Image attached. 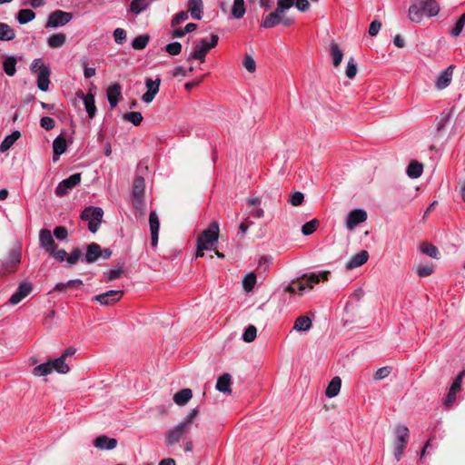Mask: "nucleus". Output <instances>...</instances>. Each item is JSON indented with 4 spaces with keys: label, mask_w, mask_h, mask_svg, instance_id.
Here are the masks:
<instances>
[{
    "label": "nucleus",
    "mask_w": 465,
    "mask_h": 465,
    "mask_svg": "<svg viewBox=\"0 0 465 465\" xmlns=\"http://www.w3.org/2000/svg\"><path fill=\"white\" fill-rule=\"evenodd\" d=\"M395 440L393 441L394 457L399 461L403 454L409 440V429L403 425H398L394 429Z\"/></svg>",
    "instance_id": "nucleus-1"
},
{
    "label": "nucleus",
    "mask_w": 465,
    "mask_h": 465,
    "mask_svg": "<svg viewBox=\"0 0 465 465\" xmlns=\"http://www.w3.org/2000/svg\"><path fill=\"white\" fill-rule=\"evenodd\" d=\"M104 211L100 207H86L81 213V219L89 221L88 229L91 232L94 233L98 231L99 225L102 222Z\"/></svg>",
    "instance_id": "nucleus-2"
},
{
    "label": "nucleus",
    "mask_w": 465,
    "mask_h": 465,
    "mask_svg": "<svg viewBox=\"0 0 465 465\" xmlns=\"http://www.w3.org/2000/svg\"><path fill=\"white\" fill-rule=\"evenodd\" d=\"M331 272L329 271H322L320 273L312 272L310 274L304 273L302 277L297 279L298 290L304 291L307 287L313 288L314 284L319 283L321 281H328Z\"/></svg>",
    "instance_id": "nucleus-3"
},
{
    "label": "nucleus",
    "mask_w": 465,
    "mask_h": 465,
    "mask_svg": "<svg viewBox=\"0 0 465 465\" xmlns=\"http://www.w3.org/2000/svg\"><path fill=\"white\" fill-rule=\"evenodd\" d=\"M219 224L217 222H213L209 227L202 232L197 238V243L206 246L207 249H212L213 244L217 242L219 237Z\"/></svg>",
    "instance_id": "nucleus-4"
},
{
    "label": "nucleus",
    "mask_w": 465,
    "mask_h": 465,
    "mask_svg": "<svg viewBox=\"0 0 465 465\" xmlns=\"http://www.w3.org/2000/svg\"><path fill=\"white\" fill-rule=\"evenodd\" d=\"M73 19V14L63 10L52 12L47 18L45 27L55 28L67 25Z\"/></svg>",
    "instance_id": "nucleus-5"
},
{
    "label": "nucleus",
    "mask_w": 465,
    "mask_h": 465,
    "mask_svg": "<svg viewBox=\"0 0 465 465\" xmlns=\"http://www.w3.org/2000/svg\"><path fill=\"white\" fill-rule=\"evenodd\" d=\"M247 216L249 219L253 217L255 219H262L264 217V210L262 207V199L257 196H249L246 199Z\"/></svg>",
    "instance_id": "nucleus-6"
},
{
    "label": "nucleus",
    "mask_w": 465,
    "mask_h": 465,
    "mask_svg": "<svg viewBox=\"0 0 465 465\" xmlns=\"http://www.w3.org/2000/svg\"><path fill=\"white\" fill-rule=\"evenodd\" d=\"M21 262V252L14 250L9 256L2 262L1 275H6L15 272L17 265Z\"/></svg>",
    "instance_id": "nucleus-7"
},
{
    "label": "nucleus",
    "mask_w": 465,
    "mask_h": 465,
    "mask_svg": "<svg viewBox=\"0 0 465 465\" xmlns=\"http://www.w3.org/2000/svg\"><path fill=\"white\" fill-rule=\"evenodd\" d=\"M81 182V173H74L66 179L60 182L55 188L57 196H64L68 191L75 187Z\"/></svg>",
    "instance_id": "nucleus-8"
},
{
    "label": "nucleus",
    "mask_w": 465,
    "mask_h": 465,
    "mask_svg": "<svg viewBox=\"0 0 465 465\" xmlns=\"http://www.w3.org/2000/svg\"><path fill=\"white\" fill-rule=\"evenodd\" d=\"M145 183L142 176H136L133 183V196L134 198V206L139 209L143 203Z\"/></svg>",
    "instance_id": "nucleus-9"
},
{
    "label": "nucleus",
    "mask_w": 465,
    "mask_h": 465,
    "mask_svg": "<svg viewBox=\"0 0 465 465\" xmlns=\"http://www.w3.org/2000/svg\"><path fill=\"white\" fill-rule=\"evenodd\" d=\"M40 246L48 253L54 252L57 245L53 238L51 231L48 229H41L39 232Z\"/></svg>",
    "instance_id": "nucleus-10"
},
{
    "label": "nucleus",
    "mask_w": 465,
    "mask_h": 465,
    "mask_svg": "<svg viewBox=\"0 0 465 465\" xmlns=\"http://www.w3.org/2000/svg\"><path fill=\"white\" fill-rule=\"evenodd\" d=\"M124 294L123 291L111 290L104 293L96 295L94 300L101 305H111L118 302Z\"/></svg>",
    "instance_id": "nucleus-11"
},
{
    "label": "nucleus",
    "mask_w": 465,
    "mask_h": 465,
    "mask_svg": "<svg viewBox=\"0 0 465 465\" xmlns=\"http://www.w3.org/2000/svg\"><path fill=\"white\" fill-rule=\"evenodd\" d=\"M367 220V213L362 209H355L349 213L346 226L349 230H353L358 224Z\"/></svg>",
    "instance_id": "nucleus-12"
},
{
    "label": "nucleus",
    "mask_w": 465,
    "mask_h": 465,
    "mask_svg": "<svg viewBox=\"0 0 465 465\" xmlns=\"http://www.w3.org/2000/svg\"><path fill=\"white\" fill-rule=\"evenodd\" d=\"M188 430H187L184 425H182L181 423L177 424L174 428L165 432L166 444L168 446H173L177 443Z\"/></svg>",
    "instance_id": "nucleus-13"
},
{
    "label": "nucleus",
    "mask_w": 465,
    "mask_h": 465,
    "mask_svg": "<svg viewBox=\"0 0 465 465\" xmlns=\"http://www.w3.org/2000/svg\"><path fill=\"white\" fill-rule=\"evenodd\" d=\"M463 374H464V371L460 372L453 381V382L449 390V392L447 394V397L445 399L444 404L446 405V407H450L455 402L456 394L458 391H460V388H461Z\"/></svg>",
    "instance_id": "nucleus-14"
},
{
    "label": "nucleus",
    "mask_w": 465,
    "mask_h": 465,
    "mask_svg": "<svg viewBox=\"0 0 465 465\" xmlns=\"http://www.w3.org/2000/svg\"><path fill=\"white\" fill-rule=\"evenodd\" d=\"M33 290L32 284L27 282L21 283L15 293L9 299L11 304L19 303L25 297H26Z\"/></svg>",
    "instance_id": "nucleus-15"
},
{
    "label": "nucleus",
    "mask_w": 465,
    "mask_h": 465,
    "mask_svg": "<svg viewBox=\"0 0 465 465\" xmlns=\"http://www.w3.org/2000/svg\"><path fill=\"white\" fill-rule=\"evenodd\" d=\"M149 225L151 231V244L155 247L158 242L160 222L157 213L152 211L149 214Z\"/></svg>",
    "instance_id": "nucleus-16"
},
{
    "label": "nucleus",
    "mask_w": 465,
    "mask_h": 465,
    "mask_svg": "<svg viewBox=\"0 0 465 465\" xmlns=\"http://www.w3.org/2000/svg\"><path fill=\"white\" fill-rule=\"evenodd\" d=\"M94 446L102 450H111L117 446V440L106 435H100L94 439Z\"/></svg>",
    "instance_id": "nucleus-17"
},
{
    "label": "nucleus",
    "mask_w": 465,
    "mask_h": 465,
    "mask_svg": "<svg viewBox=\"0 0 465 465\" xmlns=\"http://www.w3.org/2000/svg\"><path fill=\"white\" fill-rule=\"evenodd\" d=\"M209 51L210 48H208L207 45V39L203 38L201 40L199 44L196 45L195 50L190 54L187 60L190 61L191 59H195L203 63L205 56Z\"/></svg>",
    "instance_id": "nucleus-18"
},
{
    "label": "nucleus",
    "mask_w": 465,
    "mask_h": 465,
    "mask_svg": "<svg viewBox=\"0 0 465 465\" xmlns=\"http://www.w3.org/2000/svg\"><path fill=\"white\" fill-rule=\"evenodd\" d=\"M122 87L120 84L115 83L110 85L107 89L106 94L111 108H114L122 97Z\"/></svg>",
    "instance_id": "nucleus-19"
},
{
    "label": "nucleus",
    "mask_w": 465,
    "mask_h": 465,
    "mask_svg": "<svg viewBox=\"0 0 465 465\" xmlns=\"http://www.w3.org/2000/svg\"><path fill=\"white\" fill-rule=\"evenodd\" d=\"M369 259V252L365 250L351 256V258L346 263L347 270H352L354 268L363 265Z\"/></svg>",
    "instance_id": "nucleus-20"
},
{
    "label": "nucleus",
    "mask_w": 465,
    "mask_h": 465,
    "mask_svg": "<svg viewBox=\"0 0 465 465\" xmlns=\"http://www.w3.org/2000/svg\"><path fill=\"white\" fill-rule=\"evenodd\" d=\"M282 15V13L276 8L273 12L263 17L261 25L264 28H272L278 25L281 24Z\"/></svg>",
    "instance_id": "nucleus-21"
},
{
    "label": "nucleus",
    "mask_w": 465,
    "mask_h": 465,
    "mask_svg": "<svg viewBox=\"0 0 465 465\" xmlns=\"http://www.w3.org/2000/svg\"><path fill=\"white\" fill-rule=\"evenodd\" d=\"M101 254V246L96 242H92L87 245L84 260L87 263H93L100 258Z\"/></svg>",
    "instance_id": "nucleus-22"
},
{
    "label": "nucleus",
    "mask_w": 465,
    "mask_h": 465,
    "mask_svg": "<svg viewBox=\"0 0 465 465\" xmlns=\"http://www.w3.org/2000/svg\"><path fill=\"white\" fill-rule=\"evenodd\" d=\"M79 96L84 100L85 110L88 114L89 118H94L96 113V106L94 104V95L91 93L84 94L82 91L78 94Z\"/></svg>",
    "instance_id": "nucleus-23"
},
{
    "label": "nucleus",
    "mask_w": 465,
    "mask_h": 465,
    "mask_svg": "<svg viewBox=\"0 0 465 465\" xmlns=\"http://www.w3.org/2000/svg\"><path fill=\"white\" fill-rule=\"evenodd\" d=\"M419 4L428 16H435L440 11V5L435 0H419Z\"/></svg>",
    "instance_id": "nucleus-24"
},
{
    "label": "nucleus",
    "mask_w": 465,
    "mask_h": 465,
    "mask_svg": "<svg viewBox=\"0 0 465 465\" xmlns=\"http://www.w3.org/2000/svg\"><path fill=\"white\" fill-rule=\"evenodd\" d=\"M454 65H450L445 71H443L437 79L436 86L438 89H444L447 87L453 74Z\"/></svg>",
    "instance_id": "nucleus-25"
},
{
    "label": "nucleus",
    "mask_w": 465,
    "mask_h": 465,
    "mask_svg": "<svg viewBox=\"0 0 465 465\" xmlns=\"http://www.w3.org/2000/svg\"><path fill=\"white\" fill-rule=\"evenodd\" d=\"M188 11L191 14V16L195 20L202 19V13L203 8V4L202 0H188Z\"/></svg>",
    "instance_id": "nucleus-26"
},
{
    "label": "nucleus",
    "mask_w": 465,
    "mask_h": 465,
    "mask_svg": "<svg viewBox=\"0 0 465 465\" xmlns=\"http://www.w3.org/2000/svg\"><path fill=\"white\" fill-rule=\"evenodd\" d=\"M67 148L66 140L63 135L57 136L53 142L54 161H56Z\"/></svg>",
    "instance_id": "nucleus-27"
},
{
    "label": "nucleus",
    "mask_w": 465,
    "mask_h": 465,
    "mask_svg": "<svg viewBox=\"0 0 465 465\" xmlns=\"http://www.w3.org/2000/svg\"><path fill=\"white\" fill-rule=\"evenodd\" d=\"M312 326V320L307 315L299 316L293 324V330L297 331H309Z\"/></svg>",
    "instance_id": "nucleus-28"
},
{
    "label": "nucleus",
    "mask_w": 465,
    "mask_h": 465,
    "mask_svg": "<svg viewBox=\"0 0 465 465\" xmlns=\"http://www.w3.org/2000/svg\"><path fill=\"white\" fill-rule=\"evenodd\" d=\"M50 74V68H44V71L39 72V74H37V86L43 92H46L49 88Z\"/></svg>",
    "instance_id": "nucleus-29"
},
{
    "label": "nucleus",
    "mask_w": 465,
    "mask_h": 465,
    "mask_svg": "<svg viewBox=\"0 0 465 465\" xmlns=\"http://www.w3.org/2000/svg\"><path fill=\"white\" fill-rule=\"evenodd\" d=\"M341 387V378L339 376L332 378L326 388L325 395L329 398H333V397L337 396L340 392Z\"/></svg>",
    "instance_id": "nucleus-30"
},
{
    "label": "nucleus",
    "mask_w": 465,
    "mask_h": 465,
    "mask_svg": "<svg viewBox=\"0 0 465 465\" xmlns=\"http://www.w3.org/2000/svg\"><path fill=\"white\" fill-rule=\"evenodd\" d=\"M232 376L229 373L221 375L216 382V389L223 393H231Z\"/></svg>",
    "instance_id": "nucleus-31"
},
{
    "label": "nucleus",
    "mask_w": 465,
    "mask_h": 465,
    "mask_svg": "<svg viewBox=\"0 0 465 465\" xmlns=\"http://www.w3.org/2000/svg\"><path fill=\"white\" fill-rule=\"evenodd\" d=\"M193 397V391L191 389H183L173 395V401L179 405H185Z\"/></svg>",
    "instance_id": "nucleus-32"
},
{
    "label": "nucleus",
    "mask_w": 465,
    "mask_h": 465,
    "mask_svg": "<svg viewBox=\"0 0 465 465\" xmlns=\"http://www.w3.org/2000/svg\"><path fill=\"white\" fill-rule=\"evenodd\" d=\"M151 5V0H133L129 5V12L139 15L145 11Z\"/></svg>",
    "instance_id": "nucleus-33"
},
{
    "label": "nucleus",
    "mask_w": 465,
    "mask_h": 465,
    "mask_svg": "<svg viewBox=\"0 0 465 465\" xmlns=\"http://www.w3.org/2000/svg\"><path fill=\"white\" fill-rule=\"evenodd\" d=\"M423 10L420 5L419 2L417 4L411 5L409 8L408 16L409 19L413 23H420L423 17Z\"/></svg>",
    "instance_id": "nucleus-34"
},
{
    "label": "nucleus",
    "mask_w": 465,
    "mask_h": 465,
    "mask_svg": "<svg viewBox=\"0 0 465 465\" xmlns=\"http://www.w3.org/2000/svg\"><path fill=\"white\" fill-rule=\"evenodd\" d=\"M21 137L19 131H14L11 134L7 135L0 144V152L5 153L11 148V146Z\"/></svg>",
    "instance_id": "nucleus-35"
},
{
    "label": "nucleus",
    "mask_w": 465,
    "mask_h": 465,
    "mask_svg": "<svg viewBox=\"0 0 465 465\" xmlns=\"http://www.w3.org/2000/svg\"><path fill=\"white\" fill-rule=\"evenodd\" d=\"M423 172V165L416 160L411 161L407 167V174L411 178H419Z\"/></svg>",
    "instance_id": "nucleus-36"
},
{
    "label": "nucleus",
    "mask_w": 465,
    "mask_h": 465,
    "mask_svg": "<svg viewBox=\"0 0 465 465\" xmlns=\"http://www.w3.org/2000/svg\"><path fill=\"white\" fill-rule=\"evenodd\" d=\"M50 362L52 363V371H55L58 373L65 374L70 371L69 365L61 356L55 360H50Z\"/></svg>",
    "instance_id": "nucleus-37"
},
{
    "label": "nucleus",
    "mask_w": 465,
    "mask_h": 465,
    "mask_svg": "<svg viewBox=\"0 0 465 465\" xmlns=\"http://www.w3.org/2000/svg\"><path fill=\"white\" fill-rule=\"evenodd\" d=\"M66 42V35L64 33H58L52 35L47 39V45L51 48H60L62 47Z\"/></svg>",
    "instance_id": "nucleus-38"
},
{
    "label": "nucleus",
    "mask_w": 465,
    "mask_h": 465,
    "mask_svg": "<svg viewBox=\"0 0 465 465\" xmlns=\"http://www.w3.org/2000/svg\"><path fill=\"white\" fill-rule=\"evenodd\" d=\"M15 38V30L9 25L0 22V41H11Z\"/></svg>",
    "instance_id": "nucleus-39"
},
{
    "label": "nucleus",
    "mask_w": 465,
    "mask_h": 465,
    "mask_svg": "<svg viewBox=\"0 0 465 465\" xmlns=\"http://www.w3.org/2000/svg\"><path fill=\"white\" fill-rule=\"evenodd\" d=\"M35 18V13L32 9H21L16 15V19L20 25H25Z\"/></svg>",
    "instance_id": "nucleus-40"
},
{
    "label": "nucleus",
    "mask_w": 465,
    "mask_h": 465,
    "mask_svg": "<svg viewBox=\"0 0 465 465\" xmlns=\"http://www.w3.org/2000/svg\"><path fill=\"white\" fill-rule=\"evenodd\" d=\"M330 51H331V55L332 56V64L335 67H338L342 61L343 53L340 49L338 44H336L335 42L331 43Z\"/></svg>",
    "instance_id": "nucleus-41"
},
{
    "label": "nucleus",
    "mask_w": 465,
    "mask_h": 465,
    "mask_svg": "<svg viewBox=\"0 0 465 465\" xmlns=\"http://www.w3.org/2000/svg\"><path fill=\"white\" fill-rule=\"evenodd\" d=\"M245 12L246 8L244 0H233V5L232 7V15L236 19H240L243 17Z\"/></svg>",
    "instance_id": "nucleus-42"
},
{
    "label": "nucleus",
    "mask_w": 465,
    "mask_h": 465,
    "mask_svg": "<svg viewBox=\"0 0 465 465\" xmlns=\"http://www.w3.org/2000/svg\"><path fill=\"white\" fill-rule=\"evenodd\" d=\"M15 65H16V59L14 56L6 57L3 63V67H4L5 73L8 76L15 75V74L16 72Z\"/></svg>",
    "instance_id": "nucleus-43"
},
{
    "label": "nucleus",
    "mask_w": 465,
    "mask_h": 465,
    "mask_svg": "<svg viewBox=\"0 0 465 465\" xmlns=\"http://www.w3.org/2000/svg\"><path fill=\"white\" fill-rule=\"evenodd\" d=\"M197 28V25L193 23L187 24L183 28H176L172 33V38H181L187 33H191Z\"/></svg>",
    "instance_id": "nucleus-44"
},
{
    "label": "nucleus",
    "mask_w": 465,
    "mask_h": 465,
    "mask_svg": "<svg viewBox=\"0 0 465 465\" xmlns=\"http://www.w3.org/2000/svg\"><path fill=\"white\" fill-rule=\"evenodd\" d=\"M52 363L50 362V360L45 363H42L33 370V374L35 376H45L50 373H52Z\"/></svg>",
    "instance_id": "nucleus-45"
},
{
    "label": "nucleus",
    "mask_w": 465,
    "mask_h": 465,
    "mask_svg": "<svg viewBox=\"0 0 465 465\" xmlns=\"http://www.w3.org/2000/svg\"><path fill=\"white\" fill-rule=\"evenodd\" d=\"M420 251L422 253L431 257V258H434V259H438L439 258V251H438V248L431 244V243H429V242H423L421 243L420 245Z\"/></svg>",
    "instance_id": "nucleus-46"
},
{
    "label": "nucleus",
    "mask_w": 465,
    "mask_h": 465,
    "mask_svg": "<svg viewBox=\"0 0 465 465\" xmlns=\"http://www.w3.org/2000/svg\"><path fill=\"white\" fill-rule=\"evenodd\" d=\"M150 36L148 35H142L136 36L132 42V47L135 50H143L146 47Z\"/></svg>",
    "instance_id": "nucleus-47"
},
{
    "label": "nucleus",
    "mask_w": 465,
    "mask_h": 465,
    "mask_svg": "<svg viewBox=\"0 0 465 465\" xmlns=\"http://www.w3.org/2000/svg\"><path fill=\"white\" fill-rule=\"evenodd\" d=\"M451 113L448 110H444L440 116L436 119L437 123V133L440 134L444 128L445 124L450 121Z\"/></svg>",
    "instance_id": "nucleus-48"
},
{
    "label": "nucleus",
    "mask_w": 465,
    "mask_h": 465,
    "mask_svg": "<svg viewBox=\"0 0 465 465\" xmlns=\"http://www.w3.org/2000/svg\"><path fill=\"white\" fill-rule=\"evenodd\" d=\"M319 224H320V222L317 219H312L310 222L305 223L302 227V234L303 235L312 234L313 232H315V230L317 229Z\"/></svg>",
    "instance_id": "nucleus-49"
},
{
    "label": "nucleus",
    "mask_w": 465,
    "mask_h": 465,
    "mask_svg": "<svg viewBox=\"0 0 465 465\" xmlns=\"http://www.w3.org/2000/svg\"><path fill=\"white\" fill-rule=\"evenodd\" d=\"M124 119L137 126L142 123L143 116L140 112H130L124 114Z\"/></svg>",
    "instance_id": "nucleus-50"
},
{
    "label": "nucleus",
    "mask_w": 465,
    "mask_h": 465,
    "mask_svg": "<svg viewBox=\"0 0 465 465\" xmlns=\"http://www.w3.org/2000/svg\"><path fill=\"white\" fill-rule=\"evenodd\" d=\"M256 283V275L253 272L248 273L243 281L242 285L245 292H251Z\"/></svg>",
    "instance_id": "nucleus-51"
},
{
    "label": "nucleus",
    "mask_w": 465,
    "mask_h": 465,
    "mask_svg": "<svg viewBox=\"0 0 465 465\" xmlns=\"http://www.w3.org/2000/svg\"><path fill=\"white\" fill-rule=\"evenodd\" d=\"M257 335V329L254 325H249L243 334H242V340L245 342H252L255 340Z\"/></svg>",
    "instance_id": "nucleus-52"
},
{
    "label": "nucleus",
    "mask_w": 465,
    "mask_h": 465,
    "mask_svg": "<svg viewBox=\"0 0 465 465\" xmlns=\"http://www.w3.org/2000/svg\"><path fill=\"white\" fill-rule=\"evenodd\" d=\"M82 254H83V252L79 248H74L69 255L67 254V259H66L67 265L69 267L74 265L79 261V259L82 257Z\"/></svg>",
    "instance_id": "nucleus-53"
},
{
    "label": "nucleus",
    "mask_w": 465,
    "mask_h": 465,
    "mask_svg": "<svg viewBox=\"0 0 465 465\" xmlns=\"http://www.w3.org/2000/svg\"><path fill=\"white\" fill-rule=\"evenodd\" d=\"M391 372V367L390 366H385V367H381L380 369H378L374 375H373V380L378 381H381L385 378H387Z\"/></svg>",
    "instance_id": "nucleus-54"
},
{
    "label": "nucleus",
    "mask_w": 465,
    "mask_h": 465,
    "mask_svg": "<svg viewBox=\"0 0 465 465\" xmlns=\"http://www.w3.org/2000/svg\"><path fill=\"white\" fill-rule=\"evenodd\" d=\"M161 84V80L157 78L156 80H152L150 78L146 79L145 85L147 88V92L153 93L157 94L159 92V86Z\"/></svg>",
    "instance_id": "nucleus-55"
},
{
    "label": "nucleus",
    "mask_w": 465,
    "mask_h": 465,
    "mask_svg": "<svg viewBox=\"0 0 465 465\" xmlns=\"http://www.w3.org/2000/svg\"><path fill=\"white\" fill-rule=\"evenodd\" d=\"M165 51L171 55H178L182 52V45L179 42H173L165 46Z\"/></svg>",
    "instance_id": "nucleus-56"
},
{
    "label": "nucleus",
    "mask_w": 465,
    "mask_h": 465,
    "mask_svg": "<svg viewBox=\"0 0 465 465\" xmlns=\"http://www.w3.org/2000/svg\"><path fill=\"white\" fill-rule=\"evenodd\" d=\"M346 76L352 79L357 74V65L352 57H351L347 63Z\"/></svg>",
    "instance_id": "nucleus-57"
},
{
    "label": "nucleus",
    "mask_w": 465,
    "mask_h": 465,
    "mask_svg": "<svg viewBox=\"0 0 465 465\" xmlns=\"http://www.w3.org/2000/svg\"><path fill=\"white\" fill-rule=\"evenodd\" d=\"M44 68H49V67L45 64V63L43 62L42 59H39V58L33 60V62L30 65V70L33 74H38L39 72L44 71Z\"/></svg>",
    "instance_id": "nucleus-58"
},
{
    "label": "nucleus",
    "mask_w": 465,
    "mask_h": 465,
    "mask_svg": "<svg viewBox=\"0 0 465 465\" xmlns=\"http://www.w3.org/2000/svg\"><path fill=\"white\" fill-rule=\"evenodd\" d=\"M304 201V195L301 192H295L294 193H292L288 202L292 205V206H300Z\"/></svg>",
    "instance_id": "nucleus-59"
},
{
    "label": "nucleus",
    "mask_w": 465,
    "mask_h": 465,
    "mask_svg": "<svg viewBox=\"0 0 465 465\" xmlns=\"http://www.w3.org/2000/svg\"><path fill=\"white\" fill-rule=\"evenodd\" d=\"M199 411L197 409H193L189 414L184 418V420L180 422L182 425H184V427L189 430L191 427V424L193 423V420L198 415Z\"/></svg>",
    "instance_id": "nucleus-60"
},
{
    "label": "nucleus",
    "mask_w": 465,
    "mask_h": 465,
    "mask_svg": "<svg viewBox=\"0 0 465 465\" xmlns=\"http://www.w3.org/2000/svg\"><path fill=\"white\" fill-rule=\"evenodd\" d=\"M188 19V14L185 11H181L177 13L172 19L171 25L173 27H175L176 25H180L182 22Z\"/></svg>",
    "instance_id": "nucleus-61"
},
{
    "label": "nucleus",
    "mask_w": 465,
    "mask_h": 465,
    "mask_svg": "<svg viewBox=\"0 0 465 465\" xmlns=\"http://www.w3.org/2000/svg\"><path fill=\"white\" fill-rule=\"evenodd\" d=\"M294 3L295 0H278L276 8L283 14L285 10L292 7Z\"/></svg>",
    "instance_id": "nucleus-62"
},
{
    "label": "nucleus",
    "mask_w": 465,
    "mask_h": 465,
    "mask_svg": "<svg viewBox=\"0 0 465 465\" xmlns=\"http://www.w3.org/2000/svg\"><path fill=\"white\" fill-rule=\"evenodd\" d=\"M243 66L248 72L253 73L256 69L254 59L251 55L246 54L243 60Z\"/></svg>",
    "instance_id": "nucleus-63"
},
{
    "label": "nucleus",
    "mask_w": 465,
    "mask_h": 465,
    "mask_svg": "<svg viewBox=\"0 0 465 465\" xmlns=\"http://www.w3.org/2000/svg\"><path fill=\"white\" fill-rule=\"evenodd\" d=\"M114 38L117 44H123L126 40V31L123 28H116L114 31Z\"/></svg>",
    "instance_id": "nucleus-64"
}]
</instances>
